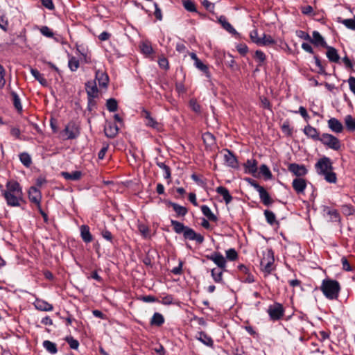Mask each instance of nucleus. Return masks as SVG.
<instances>
[{"instance_id": "nucleus-1", "label": "nucleus", "mask_w": 355, "mask_h": 355, "mask_svg": "<svg viewBox=\"0 0 355 355\" xmlns=\"http://www.w3.org/2000/svg\"><path fill=\"white\" fill-rule=\"evenodd\" d=\"M1 195L9 207H20L24 202L22 189L18 182L8 180L3 188L0 185Z\"/></svg>"}, {"instance_id": "nucleus-2", "label": "nucleus", "mask_w": 355, "mask_h": 355, "mask_svg": "<svg viewBox=\"0 0 355 355\" xmlns=\"http://www.w3.org/2000/svg\"><path fill=\"white\" fill-rule=\"evenodd\" d=\"M315 168L319 175H324V179L329 183H336V175L333 172L332 162L327 157H323L315 164Z\"/></svg>"}, {"instance_id": "nucleus-3", "label": "nucleus", "mask_w": 355, "mask_h": 355, "mask_svg": "<svg viewBox=\"0 0 355 355\" xmlns=\"http://www.w3.org/2000/svg\"><path fill=\"white\" fill-rule=\"evenodd\" d=\"M321 290L327 298L332 300L337 297L340 286L337 281L323 280Z\"/></svg>"}, {"instance_id": "nucleus-4", "label": "nucleus", "mask_w": 355, "mask_h": 355, "mask_svg": "<svg viewBox=\"0 0 355 355\" xmlns=\"http://www.w3.org/2000/svg\"><path fill=\"white\" fill-rule=\"evenodd\" d=\"M320 141L334 150H338L341 146L340 140L335 136L328 133H323L320 136Z\"/></svg>"}, {"instance_id": "nucleus-5", "label": "nucleus", "mask_w": 355, "mask_h": 355, "mask_svg": "<svg viewBox=\"0 0 355 355\" xmlns=\"http://www.w3.org/2000/svg\"><path fill=\"white\" fill-rule=\"evenodd\" d=\"M273 263V252L271 250H268L263 253V257L261 260V270L268 274L270 273L272 270Z\"/></svg>"}, {"instance_id": "nucleus-6", "label": "nucleus", "mask_w": 355, "mask_h": 355, "mask_svg": "<svg viewBox=\"0 0 355 355\" xmlns=\"http://www.w3.org/2000/svg\"><path fill=\"white\" fill-rule=\"evenodd\" d=\"M65 135H67V139H73L76 138L79 134V127L74 121H70L65 126L64 130Z\"/></svg>"}, {"instance_id": "nucleus-7", "label": "nucleus", "mask_w": 355, "mask_h": 355, "mask_svg": "<svg viewBox=\"0 0 355 355\" xmlns=\"http://www.w3.org/2000/svg\"><path fill=\"white\" fill-rule=\"evenodd\" d=\"M268 313L273 320L280 319L284 315V309L281 304L275 303L269 306Z\"/></svg>"}, {"instance_id": "nucleus-8", "label": "nucleus", "mask_w": 355, "mask_h": 355, "mask_svg": "<svg viewBox=\"0 0 355 355\" xmlns=\"http://www.w3.org/2000/svg\"><path fill=\"white\" fill-rule=\"evenodd\" d=\"M205 257L212 261L220 269H225L226 267V260L220 252H214L211 254H207Z\"/></svg>"}, {"instance_id": "nucleus-9", "label": "nucleus", "mask_w": 355, "mask_h": 355, "mask_svg": "<svg viewBox=\"0 0 355 355\" xmlns=\"http://www.w3.org/2000/svg\"><path fill=\"white\" fill-rule=\"evenodd\" d=\"M183 236L186 240L195 241L199 244L202 243L204 241L203 236L196 233L193 229L189 227H187L183 233Z\"/></svg>"}, {"instance_id": "nucleus-10", "label": "nucleus", "mask_w": 355, "mask_h": 355, "mask_svg": "<svg viewBox=\"0 0 355 355\" xmlns=\"http://www.w3.org/2000/svg\"><path fill=\"white\" fill-rule=\"evenodd\" d=\"M288 170L297 177L305 175L307 173V169L304 165H299L297 164H290Z\"/></svg>"}, {"instance_id": "nucleus-11", "label": "nucleus", "mask_w": 355, "mask_h": 355, "mask_svg": "<svg viewBox=\"0 0 355 355\" xmlns=\"http://www.w3.org/2000/svg\"><path fill=\"white\" fill-rule=\"evenodd\" d=\"M292 186L297 193H302L306 187V182L303 178H297L293 180Z\"/></svg>"}, {"instance_id": "nucleus-12", "label": "nucleus", "mask_w": 355, "mask_h": 355, "mask_svg": "<svg viewBox=\"0 0 355 355\" xmlns=\"http://www.w3.org/2000/svg\"><path fill=\"white\" fill-rule=\"evenodd\" d=\"M28 198L32 202L35 203L37 206L40 205L41 193L36 187H31L30 188Z\"/></svg>"}, {"instance_id": "nucleus-13", "label": "nucleus", "mask_w": 355, "mask_h": 355, "mask_svg": "<svg viewBox=\"0 0 355 355\" xmlns=\"http://www.w3.org/2000/svg\"><path fill=\"white\" fill-rule=\"evenodd\" d=\"M328 127L336 133H340L343 130V125L340 121L336 118H331L328 120Z\"/></svg>"}, {"instance_id": "nucleus-14", "label": "nucleus", "mask_w": 355, "mask_h": 355, "mask_svg": "<svg viewBox=\"0 0 355 355\" xmlns=\"http://www.w3.org/2000/svg\"><path fill=\"white\" fill-rule=\"evenodd\" d=\"M304 133L313 140L320 141V136L319 132L314 127L307 125L304 129Z\"/></svg>"}, {"instance_id": "nucleus-15", "label": "nucleus", "mask_w": 355, "mask_h": 355, "mask_svg": "<svg viewBox=\"0 0 355 355\" xmlns=\"http://www.w3.org/2000/svg\"><path fill=\"white\" fill-rule=\"evenodd\" d=\"M119 132L118 126L112 123H107L104 128L105 135L109 138H114L116 136Z\"/></svg>"}, {"instance_id": "nucleus-16", "label": "nucleus", "mask_w": 355, "mask_h": 355, "mask_svg": "<svg viewBox=\"0 0 355 355\" xmlns=\"http://www.w3.org/2000/svg\"><path fill=\"white\" fill-rule=\"evenodd\" d=\"M224 154V160L230 167L236 168L237 166V159L234 154L229 150L225 149Z\"/></svg>"}, {"instance_id": "nucleus-17", "label": "nucleus", "mask_w": 355, "mask_h": 355, "mask_svg": "<svg viewBox=\"0 0 355 355\" xmlns=\"http://www.w3.org/2000/svg\"><path fill=\"white\" fill-rule=\"evenodd\" d=\"M325 48L327 50L326 55L329 60V61L332 62H338L340 60V56L338 53L337 50L335 48L328 45Z\"/></svg>"}, {"instance_id": "nucleus-18", "label": "nucleus", "mask_w": 355, "mask_h": 355, "mask_svg": "<svg viewBox=\"0 0 355 355\" xmlns=\"http://www.w3.org/2000/svg\"><path fill=\"white\" fill-rule=\"evenodd\" d=\"M96 80H97L99 86L107 87L109 78L106 73L103 71L97 70L96 71Z\"/></svg>"}, {"instance_id": "nucleus-19", "label": "nucleus", "mask_w": 355, "mask_h": 355, "mask_svg": "<svg viewBox=\"0 0 355 355\" xmlns=\"http://www.w3.org/2000/svg\"><path fill=\"white\" fill-rule=\"evenodd\" d=\"M310 42L316 46H321L322 47H326L327 46L323 37L316 31L313 32V38H311Z\"/></svg>"}, {"instance_id": "nucleus-20", "label": "nucleus", "mask_w": 355, "mask_h": 355, "mask_svg": "<svg viewBox=\"0 0 355 355\" xmlns=\"http://www.w3.org/2000/svg\"><path fill=\"white\" fill-rule=\"evenodd\" d=\"M35 307L40 311H50L53 310V306L47 302L37 299L34 302Z\"/></svg>"}, {"instance_id": "nucleus-21", "label": "nucleus", "mask_w": 355, "mask_h": 355, "mask_svg": "<svg viewBox=\"0 0 355 355\" xmlns=\"http://www.w3.org/2000/svg\"><path fill=\"white\" fill-rule=\"evenodd\" d=\"M86 92L88 96L97 97L98 90L95 81H89L86 83Z\"/></svg>"}, {"instance_id": "nucleus-22", "label": "nucleus", "mask_w": 355, "mask_h": 355, "mask_svg": "<svg viewBox=\"0 0 355 355\" xmlns=\"http://www.w3.org/2000/svg\"><path fill=\"white\" fill-rule=\"evenodd\" d=\"M244 166L246 173L254 175L257 171V162L255 159H248Z\"/></svg>"}, {"instance_id": "nucleus-23", "label": "nucleus", "mask_w": 355, "mask_h": 355, "mask_svg": "<svg viewBox=\"0 0 355 355\" xmlns=\"http://www.w3.org/2000/svg\"><path fill=\"white\" fill-rule=\"evenodd\" d=\"M216 191L218 194L223 196V200L227 205L232 201V196L230 195L227 188L220 186L217 187Z\"/></svg>"}, {"instance_id": "nucleus-24", "label": "nucleus", "mask_w": 355, "mask_h": 355, "mask_svg": "<svg viewBox=\"0 0 355 355\" xmlns=\"http://www.w3.org/2000/svg\"><path fill=\"white\" fill-rule=\"evenodd\" d=\"M61 175L67 180L76 181L80 179L82 173L79 171H75L71 173L64 171L61 173Z\"/></svg>"}, {"instance_id": "nucleus-25", "label": "nucleus", "mask_w": 355, "mask_h": 355, "mask_svg": "<svg viewBox=\"0 0 355 355\" xmlns=\"http://www.w3.org/2000/svg\"><path fill=\"white\" fill-rule=\"evenodd\" d=\"M80 235L85 243H89L92 241V236L87 225H83L80 227Z\"/></svg>"}, {"instance_id": "nucleus-26", "label": "nucleus", "mask_w": 355, "mask_h": 355, "mask_svg": "<svg viewBox=\"0 0 355 355\" xmlns=\"http://www.w3.org/2000/svg\"><path fill=\"white\" fill-rule=\"evenodd\" d=\"M164 318L159 313H155L150 320V325L160 327L164 323Z\"/></svg>"}, {"instance_id": "nucleus-27", "label": "nucleus", "mask_w": 355, "mask_h": 355, "mask_svg": "<svg viewBox=\"0 0 355 355\" xmlns=\"http://www.w3.org/2000/svg\"><path fill=\"white\" fill-rule=\"evenodd\" d=\"M143 116L146 119V124L148 126L152 127L153 128H158V123L151 116L150 114L148 111H144L143 112Z\"/></svg>"}, {"instance_id": "nucleus-28", "label": "nucleus", "mask_w": 355, "mask_h": 355, "mask_svg": "<svg viewBox=\"0 0 355 355\" xmlns=\"http://www.w3.org/2000/svg\"><path fill=\"white\" fill-rule=\"evenodd\" d=\"M219 22L224 29L228 31L230 33L236 35V31L232 27V26L227 21L225 17L221 16L219 18Z\"/></svg>"}, {"instance_id": "nucleus-29", "label": "nucleus", "mask_w": 355, "mask_h": 355, "mask_svg": "<svg viewBox=\"0 0 355 355\" xmlns=\"http://www.w3.org/2000/svg\"><path fill=\"white\" fill-rule=\"evenodd\" d=\"M259 194L261 202L265 205L269 206L273 202V200L271 199L269 193L264 188L259 193Z\"/></svg>"}, {"instance_id": "nucleus-30", "label": "nucleus", "mask_w": 355, "mask_h": 355, "mask_svg": "<svg viewBox=\"0 0 355 355\" xmlns=\"http://www.w3.org/2000/svg\"><path fill=\"white\" fill-rule=\"evenodd\" d=\"M225 270V269H217V268H213L211 270V275L212 278L214 279V282L216 283H222L223 281V272Z\"/></svg>"}, {"instance_id": "nucleus-31", "label": "nucleus", "mask_w": 355, "mask_h": 355, "mask_svg": "<svg viewBox=\"0 0 355 355\" xmlns=\"http://www.w3.org/2000/svg\"><path fill=\"white\" fill-rule=\"evenodd\" d=\"M171 223L173 226V230L177 234H183L187 227L184 225L183 223L175 220H171Z\"/></svg>"}, {"instance_id": "nucleus-32", "label": "nucleus", "mask_w": 355, "mask_h": 355, "mask_svg": "<svg viewBox=\"0 0 355 355\" xmlns=\"http://www.w3.org/2000/svg\"><path fill=\"white\" fill-rule=\"evenodd\" d=\"M201 211L202 214L211 221H217V217L212 213L209 207L207 205L201 206Z\"/></svg>"}, {"instance_id": "nucleus-33", "label": "nucleus", "mask_w": 355, "mask_h": 355, "mask_svg": "<svg viewBox=\"0 0 355 355\" xmlns=\"http://www.w3.org/2000/svg\"><path fill=\"white\" fill-rule=\"evenodd\" d=\"M196 338L199 340H200L202 343H204L205 345H206L207 346H211L213 344V340L211 338V337L207 336L204 332H198L197 336H196Z\"/></svg>"}, {"instance_id": "nucleus-34", "label": "nucleus", "mask_w": 355, "mask_h": 355, "mask_svg": "<svg viewBox=\"0 0 355 355\" xmlns=\"http://www.w3.org/2000/svg\"><path fill=\"white\" fill-rule=\"evenodd\" d=\"M169 205L173 207V210L176 212L178 216H184L187 214V209L186 207L174 202H170Z\"/></svg>"}, {"instance_id": "nucleus-35", "label": "nucleus", "mask_w": 355, "mask_h": 355, "mask_svg": "<svg viewBox=\"0 0 355 355\" xmlns=\"http://www.w3.org/2000/svg\"><path fill=\"white\" fill-rule=\"evenodd\" d=\"M345 123L348 130L355 131V119L351 115H347L345 118Z\"/></svg>"}, {"instance_id": "nucleus-36", "label": "nucleus", "mask_w": 355, "mask_h": 355, "mask_svg": "<svg viewBox=\"0 0 355 355\" xmlns=\"http://www.w3.org/2000/svg\"><path fill=\"white\" fill-rule=\"evenodd\" d=\"M31 73L34 76V78L40 82L41 85H47V80L44 78L43 75L41 74L39 71L35 69H31Z\"/></svg>"}, {"instance_id": "nucleus-37", "label": "nucleus", "mask_w": 355, "mask_h": 355, "mask_svg": "<svg viewBox=\"0 0 355 355\" xmlns=\"http://www.w3.org/2000/svg\"><path fill=\"white\" fill-rule=\"evenodd\" d=\"M264 216L266 217V221L268 224L270 225H274L275 223L279 224L277 221H276V217L275 214L270 211V210H265L264 211Z\"/></svg>"}, {"instance_id": "nucleus-38", "label": "nucleus", "mask_w": 355, "mask_h": 355, "mask_svg": "<svg viewBox=\"0 0 355 355\" xmlns=\"http://www.w3.org/2000/svg\"><path fill=\"white\" fill-rule=\"evenodd\" d=\"M274 44H275V41L270 35L263 33L261 37L260 46H268Z\"/></svg>"}, {"instance_id": "nucleus-39", "label": "nucleus", "mask_w": 355, "mask_h": 355, "mask_svg": "<svg viewBox=\"0 0 355 355\" xmlns=\"http://www.w3.org/2000/svg\"><path fill=\"white\" fill-rule=\"evenodd\" d=\"M202 139L207 146H211L215 144L214 136L210 132L203 134Z\"/></svg>"}, {"instance_id": "nucleus-40", "label": "nucleus", "mask_w": 355, "mask_h": 355, "mask_svg": "<svg viewBox=\"0 0 355 355\" xmlns=\"http://www.w3.org/2000/svg\"><path fill=\"white\" fill-rule=\"evenodd\" d=\"M44 347L50 354H55L57 352L56 345L49 340H45L43 343Z\"/></svg>"}, {"instance_id": "nucleus-41", "label": "nucleus", "mask_w": 355, "mask_h": 355, "mask_svg": "<svg viewBox=\"0 0 355 355\" xmlns=\"http://www.w3.org/2000/svg\"><path fill=\"white\" fill-rule=\"evenodd\" d=\"M19 159L21 162L26 167H29L32 163L31 157L27 153H21L19 155Z\"/></svg>"}, {"instance_id": "nucleus-42", "label": "nucleus", "mask_w": 355, "mask_h": 355, "mask_svg": "<svg viewBox=\"0 0 355 355\" xmlns=\"http://www.w3.org/2000/svg\"><path fill=\"white\" fill-rule=\"evenodd\" d=\"M106 107L107 109L111 112L116 111L118 108V103L116 100L114 98H109L107 101Z\"/></svg>"}, {"instance_id": "nucleus-43", "label": "nucleus", "mask_w": 355, "mask_h": 355, "mask_svg": "<svg viewBox=\"0 0 355 355\" xmlns=\"http://www.w3.org/2000/svg\"><path fill=\"white\" fill-rule=\"evenodd\" d=\"M156 164H157V165L160 168L164 170V178L166 179H170L171 178V170H170V168L168 166H166L164 162H160L158 160L156 161Z\"/></svg>"}, {"instance_id": "nucleus-44", "label": "nucleus", "mask_w": 355, "mask_h": 355, "mask_svg": "<svg viewBox=\"0 0 355 355\" xmlns=\"http://www.w3.org/2000/svg\"><path fill=\"white\" fill-rule=\"evenodd\" d=\"M68 66L72 71H75L79 67V61L75 57H71L69 60Z\"/></svg>"}, {"instance_id": "nucleus-45", "label": "nucleus", "mask_w": 355, "mask_h": 355, "mask_svg": "<svg viewBox=\"0 0 355 355\" xmlns=\"http://www.w3.org/2000/svg\"><path fill=\"white\" fill-rule=\"evenodd\" d=\"M195 66L200 71L205 72L207 78L210 77L207 66L202 63L200 60H198L195 62Z\"/></svg>"}, {"instance_id": "nucleus-46", "label": "nucleus", "mask_w": 355, "mask_h": 355, "mask_svg": "<svg viewBox=\"0 0 355 355\" xmlns=\"http://www.w3.org/2000/svg\"><path fill=\"white\" fill-rule=\"evenodd\" d=\"M140 48L141 52L146 55H150L153 53V48L148 42H143Z\"/></svg>"}, {"instance_id": "nucleus-47", "label": "nucleus", "mask_w": 355, "mask_h": 355, "mask_svg": "<svg viewBox=\"0 0 355 355\" xmlns=\"http://www.w3.org/2000/svg\"><path fill=\"white\" fill-rule=\"evenodd\" d=\"M12 101L15 107L18 110L21 111L22 110V106L20 102V98L19 96L15 92H12Z\"/></svg>"}, {"instance_id": "nucleus-48", "label": "nucleus", "mask_w": 355, "mask_h": 355, "mask_svg": "<svg viewBox=\"0 0 355 355\" xmlns=\"http://www.w3.org/2000/svg\"><path fill=\"white\" fill-rule=\"evenodd\" d=\"M254 58L259 62V65L261 66L266 60V55L261 50H257L254 53Z\"/></svg>"}, {"instance_id": "nucleus-49", "label": "nucleus", "mask_w": 355, "mask_h": 355, "mask_svg": "<svg viewBox=\"0 0 355 355\" xmlns=\"http://www.w3.org/2000/svg\"><path fill=\"white\" fill-rule=\"evenodd\" d=\"M184 8L189 12L196 11L194 3L191 0H182Z\"/></svg>"}, {"instance_id": "nucleus-50", "label": "nucleus", "mask_w": 355, "mask_h": 355, "mask_svg": "<svg viewBox=\"0 0 355 355\" xmlns=\"http://www.w3.org/2000/svg\"><path fill=\"white\" fill-rule=\"evenodd\" d=\"M250 37L251 40L254 43L260 46L261 37H259L257 30L254 29V30L252 31L250 33Z\"/></svg>"}, {"instance_id": "nucleus-51", "label": "nucleus", "mask_w": 355, "mask_h": 355, "mask_svg": "<svg viewBox=\"0 0 355 355\" xmlns=\"http://www.w3.org/2000/svg\"><path fill=\"white\" fill-rule=\"evenodd\" d=\"M259 170H260V173L265 176V178H266L267 179H270L272 178V174H271V172L269 170L268 167L265 165V164H262L260 168H259Z\"/></svg>"}, {"instance_id": "nucleus-52", "label": "nucleus", "mask_w": 355, "mask_h": 355, "mask_svg": "<svg viewBox=\"0 0 355 355\" xmlns=\"http://www.w3.org/2000/svg\"><path fill=\"white\" fill-rule=\"evenodd\" d=\"M139 230L141 235L145 238H147L150 236V230L146 225L144 224L139 225Z\"/></svg>"}, {"instance_id": "nucleus-53", "label": "nucleus", "mask_w": 355, "mask_h": 355, "mask_svg": "<svg viewBox=\"0 0 355 355\" xmlns=\"http://www.w3.org/2000/svg\"><path fill=\"white\" fill-rule=\"evenodd\" d=\"M343 24L348 28L355 30V17L353 19H346L343 21Z\"/></svg>"}, {"instance_id": "nucleus-54", "label": "nucleus", "mask_w": 355, "mask_h": 355, "mask_svg": "<svg viewBox=\"0 0 355 355\" xmlns=\"http://www.w3.org/2000/svg\"><path fill=\"white\" fill-rule=\"evenodd\" d=\"M226 257L228 259L234 261L237 258L238 254L234 249L231 248L226 251Z\"/></svg>"}, {"instance_id": "nucleus-55", "label": "nucleus", "mask_w": 355, "mask_h": 355, "mask_svg": "<svg viewBox=\"0 0 355 355\" xmlns=\"http://www.w3.org/2000/svg\"><path fill=\"white\" fill-rule=\"evenodd\" d=\"M189 105H190V107L192 109V110L193 112H195L196 113H200V106L197 103L196 100H195V99L190 100Z\"/></svg>"}, {"instance_id": "nucleus-56", "label": "nucleus", "mask_w": 355, "mask_h": 355, "mask_svg": "<svg viewBox=\"0 0 355 355\" xmlns=\"http://www.w3.org/2000/svg\"><path fill=\"white\" fill-rule=\"evenodd\" d=\"M5 74V69L0 64V88H3L6 84Z\"/></svg>"}, {"instance_id": "nucleus-57", "label": "nucleus", "mask_w": 355, "mask_h": 355, "mask_svg": "<svg viewBox=\"0 0 355 355\" xmlns=\"http://www.w3.org/2000/svg\"><path fill=\"white\" fill-rule=\"evenodd\" d=\"M341 263L343 266V269L346 271H351L352 270V268L350 266V263H349L348 260L345 257H343L341 258Z\"/></svg>"}, {"instance_id": "nucleus-58", "label": "nucleus", "mask_w": 355, "mask_h": 355, "mask_svg": "<svg viewBox=\"0 0 355 355\" xmlns=\"http://www.w3.org/2000/svg\"><path fill=\"white\" fill-rule=\"evenodd\" d=\"M67 341L71 349H78L79 346V343L77 340L73 338L72 337H70L67 338Z\"/></svg>"}, {"instance_id": "nucleus-59", "label": "nucleus", "mask_w": 355, "mask_h": 355, "mask_svg": "<svg viewBox=\"0 0 355 355\" xmlns=\"http://www.w3.org/2000/svg\"><path fill=\"white\" fill-rule=\"evenodd\" d=\"M40 32L43 35L46 36L48 37H51L53 35V33L51 31V30L47 26H42L40 28Z\"/></svg>"}, {"instance_id": "nucleus-60", "label": "nucleus", "mask_w": 355, "mask_h": 355, "mask_svg": "<svg viewBox=\"0 0 355 355\" xmlns=\"http://www.w3.org/2000/svg\"><path fill=\"white\" fill-rule=\"evenodd\" d=\"M246 181H248L259 193L263 189V187L260 186L257 181L251 178H246Z\"/></svg>"}, {"instance_id": "nucleus-61", "label": "nucleus", "mask_w": 355, "mask_h": 355, "mask_svg": "<svg viewBox=\"0 0 355 355\" xmlns=\"http://www.w3.org/2000/svg\"><path fill=\"white\" fill-rule=\"evenodd\" d=\"M342 211L343 214L346 216H350L352 215L354 212V209L352 206L349 205H344L342 207Z\"/></svg>"}, {"instance_id": "nucleus-62", "label": "nucleus", "mask_w": 355, "mask_h": 355, "mask_svg": "<svg viewBox=\"0 0 355 355\" xmlns=\"http://www.w3.org/2000/svg\"><path fill=\"white\" fill-rule=\"evenodd\" d=\"M296 35H297V36H298L299 37H300L304 40H308L309 42L311 40L310 35L307 33H306L303 31H297Z\"/></svg>"}, {"instance_id": "nucleus-63", "label": "nucleus", "mask_w": 355, "mask_h": 355, "mask_svg": "<svg viewBox=\"0 0 355 355\" xmlns=\"http://www.w3.org/2000/svg\"><path fill=\"white\" fill-rule=\"evenodd\" d=\"M327 214L331 216L332 220L335 221L340 220V215L336 210L329 209Z\"/></svg>"}, {"instance_id": "nucleus-64", "label": "nucleus", "mask_w": 355, "mask_h": 355, "mask_svg": "<svg viewBox=\"0 0 355 355\" xmlns=\"http://www.w3.org/2000/svg\"><path fill=\"white\" fill-rule=\"evenodd\" d=\"M348 83L350 90L355 95V77L350 76L348 79Z\"/></svg>"}]
</instances>
